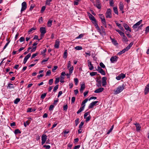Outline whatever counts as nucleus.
Instances as JSON below:
<instances>
[{"label":"nucleus","mask_w":149,"mask_h":149,"mask_svg":"<svg viewBox=\"0 0 149 149\" xmlns=\"http://www.w3.org/2000/svg\"><path fill=\"white\" fill-rule=\"evenodd\" d=\"M88 100V99L86 98L82 102L81 104L82 107H80L79 109L77 112V114H79L84 110L85 106V104L87 102Z\"/></svg>","instance_id":"f257e3e1"},{"label":"nucleus","mask_w":149,"mask_h":149,"mask_svg":"<svg viewBox=\"0 0 149 149\" xmlns=\"http://www.w3.org/2000/svg\"><path fill=\"white\" fill-rule=\"evenodd\" d=\"M125 86L124 84L119 86L116 90L114 91L115 95L121 92L124 89Z\"/></svg>","instance_id":"f03ea898"},{"label":"nucleus","mask_w":149,"mask_h":149,"mask_svg":"<svg viewBox=\"0 0 149 149\" xmlns=\"http://www.w3.org/2000/svg\"><path fill=\"white\" fill-rule=\"evenodd\" d=\"M111 12V10L110 8L107 9L105 15L106 18H111L112 17Z\"/></svg>","instance_id":"7ed1b4c3"},{"label":"nucleus","mask_w":149,"mask_h":149,"mask_svg":"<svg viewBox=\"0 0 149 149\" xmlns=\"http://www.w3.org/2000/svg\"><path fill=\"white\" fill-rule=\"evenodd\" d=\"M27 8V5L26 2L24 1L22 3V8L21 13H22L23 11H24Z\"/></svg>","instance_id":"20e7f679"},{"label":"nucleus","mask_w":149,"mask_h":149,"mask_svg":"<svg viewBox=\"0 0 149 149\" xmlns=\"http://www.w3.org/2000/svg\"><path fill=\"white\" fill-rule=\"evenodd\" d=\"M125 77V75L123 73H121L116 77V79L118 80L121 79H123Z\"/></svg>","instance_id":"39448f33"},{"label":"nucleus","mask_w":149,"mask_h":149,"mask_svg":"<svg viewBox=\"0 0 149 149\" xmlns=\"http://www.w3.org/2000/svg\"><path fill=\"white\" fill-rule=\"evenodd\" d=\"M96 70L102 75H105L104 71L99 66H98L97 69Z\"/></svg>","instance_id":"423d86ee"},{"label":"nucleus","mask_w":149,"mask_h":149,"mask_svg":"<svg viewBox=\"0 0 149 149\" xmlns=\"http://www.w3.org/2000/svg\"><path fill=\"white\" fill-rule=\"evenodd\" d=\"M118 58V57L116 56H112L110 58V61L112 63H114L116 62L117 61Z\"/></svg>","instance_id":"0eeeda50"},{"label":"nucleus","mask_w":149,"mask_h":149,"mask_svg":"<svg viewBox=\"0 0 149 149\" xmlns=\"http://www.w3.org/2000/svg\"><path fill=\"white\" fill-rule=\"evenodd\" d=\"M40 31L41 33V36H43L46 31V29L44 27H41L40 28Z\"/></svg>","instance_id":"6e6552de"},{"label":"nucleus","mask_w":149,"mask_h":149,"mask_svg":"<svg viewBox=\"0 0 149 149\" xmlns=\"http://www.w3.org/2000/svg\"><path fill=\"white\" fill-rule=\"evenodd\" d=\"M106 80L107 78L105 77L102 78V86H105L107 84Z\"/></svg>","instance_id":"1a4fd4ad"},{"label":"nucleus","mask_w":149,"mask_h":149,"mask_svg":"<svg viewBox=\"0 0 149 149\" xmlns=\"http://www.w3.org/2000/svg\"><path fill=\"white\" fill-rule=\"evenodd\" d=\"M31 56V54L29 53L25 57L24 61H23V63L24 64H25L26 61H27L28 59Z\"/></svg>","instance_id":"9d476101"},{"label":"nucleus","mask_w":149,"mask_h":149,"mask_svg":"<svg viewBox=\"0 0 149 149\" xmlns=\"http://www.w3.org/2000/svg\"><path fill=\"white\" fill-rule=\"evenodd\" d=\"M98 102L97 101H95L91 103L89 105L88 108L89 109L92 108L93 106L96 105V104Z\"/></svg>","instance_id":"9b49d317"},{"label":"nucleus","mask_w":149,"mask_h":149,"mask_svg":"<svg viewBox=\"0 0 149 149\" xmlns=\"http://www.w3.org/2000/svg\"><path fill=\"white\" fill-rule=\"evenodd\" d=\"M142 20L141 19L139 21L137 22L133 26V28L134 29H136L137 28L138 26L142 23Z\"/></svg>","instance_id":"f8f14e48"},{"label":"nucleus","mask_w":149,"mask_h":149,"mask_svg":"<svg viewBox=\"0 0 149 149\" xmlns=\"http://www.w3.org/2000/svg\"><path fill=\"white\" fill-rule=\"evenodd\" d=\"M59 45L60 41L59 40H56L55 41L54 45V47L56 49H58L59 47Z\"/></svg>","instance_id":"ddd939ff"},{"label":"nucleus","mask_w":149,"mask_h":149,"mask_svg":"<svg viewBox=\"0 0 149 149\" xmlns=\"http://www.w3.org/2000/svg\"><path fill=\"white\" fill-rule=\"evenodd\" d=\"M134 125H135L136 127V130L137 132L139 131L141 129V126L139 123H134Z\"/></svg>","instance_id":"4468645a"},{"label":"nucleus","mask_w":149,"mask_h":149,"mask_svg":"<svg viewBox=\"0 0 149 149\" xmlns=\"http://www.w3.org/2000/svg\"><path fill=\"white\" fill-rule=\"evenodd\" d=\"M88 65L89 67V69L90 70H93L94 68V67L92 64L91 62L90 61H89L88 60Z\"/></svg>","instance_id":"2eb2a0df"},{"label":"nucleus","mask_w":149,"mask_h":149,"mask_svg":"<svg viewBox=\"0 0 149 149\" xmlns=\"http://www.w3.org/2000/svg\"><path fill=\"white\" fill-rule=\"evenodd\" d=\"M123 25L125 30L129 31L130 32L131 31L130 29L127 24H124Z\"/></svg>","instance_id":"dca6fc26"},{"label":"nucleus","mask_w":149,"mask_h":149,"mask_svg":"<svg viewBox=\"0 0 149 149\" xmlns=\"http://www.w3.org/2000/svg\"><path fill=\"white\" fill-rule=\"evenodd\" d=\"M104 89L103 88H100L94 91V93H99L102 92Z\"/></svg>","instance_id":"f3484780"},{"label":"nucleus","mask_w":149,"mask_h":149,"mask_svg":"<svg viewBox=\"0 0 149 149\" xmlns=\"http://www.w3.org/2000/svg\"><path fill=\"white\" fill-rule=\"evenodd\" d=\"M88 16L89 18L92 21V22H93L96 21L95 17L89 13Z\"/></svg>","instance_id":"a211bd4d"},{"label":"nucleus","mask_w":149,"mask_h":149,"mask_svg":"<svg viewBox=\"0 0 149 149\" xmlns=\"http://www.w3.org/2000/svg\"><path fill=\"white\" fill-rule=\"evenodd\" d=\"M149 92V83L148 84L145 88L144 93L146 95Z\"/></svg>","instance_id":"6ab92c4d"},{"label":"nucleus","mask_w":149,"mask_h":149,"mask_svg":"<svg viewBox=\"0 0 149 149\" xmlns=\"http://www.w3.org/2000/svg\"><path fill=\"white\" fill-rule=\"evenodd\" d=\"M133 45V43L132 42H131L129 45L127 47L125 48H124V49H125L126 52L127 51L132 47Z\"/></svg>","instance_id":"aec40b11"},{"label":"nucleus","mask_w":149,"mask_h":149,"mask_svg":"<svg viewBox=\"0 0 149 149\" xmlns=\"http://www.w3.org/2000/svg\"><path fill=\"white\" fill-rule=\"evenodd\" d=\"M85 88V86L84 83L81 84V87L80 89V91L81 92H82L83 90Z\"/></svg>","instance_id":"412c9836"},{"label":"nucleus","mask_w":149,"mask_h":149,"mask_svg":"<svg viewBox=\"0 0 149 149\" xmlns=\"http://www.w3.org/2000/svg\"><path fill=\"white\" fill-rule=\"evenodd\" d=\"M102 23L104 25L105 27H107L106 22L104 17H103V19L101 20Z\"/></svg>","instance_id":"4be33fe9"},{"label":"nucleus","mask_w":149,"mask_h":149,"mask_svg":"<svg viewBox=\"0 0 149 149\" xmlns=\"http://www.w3.org/2000/svg\"><path fill=\"white\" fill-rule=\"evenodd\" d=\"M122 37L123 38L122 40L123 42H125V43L126 42H127L128 41V40L127 39V37L125 36V35Z\"/></svg>","instance_id":"5701e85b"},{"label":"nucleus","mask_w":149,"mask_h":149,"mask_svg":"<svg viewBox=\"0 0 149 149\" xmlns=\"http://www.w3.org/2000/svg\"><path fill=\"white\" fill-rule=\"evenodd\" d=\"M7 88L9 89L14 88V86L13 84L10 83H9L8 84V86Z\"/></svg>","instance_id":"b1692460"},{"label":"nucleus","mask_w":149,"mask_h":149,"mask_svg":"<svg viewBox=\"0 0 149 149\" xmlns=\"http://www.w3.org/2000/svg\"><path fill=\"white\" fill-rule=\"evenodd\" d=\"M52 20L51 19H49L47 23V26L49 27H50L52 25Z\"/></svg>","instance_id":"393cba45"},{"label":"nucleus","mask_w":149,"mask_h":149,"mask_svg":"<svg viewBox=\"0 0 149 149\" xmlns=\"http://www.w3.org/2000/svg\"><path fill=\"white\" fill-rule=\"evenodd\" d=\"M47 138V136L46 135L43 134L42 136V140L46 141Z\"/></svg>","instance_id":"a878e982"},{"label":"nucleus","mask_w":149,"mask_h":149,"mask_svg":"<svg viewBox=\"0 0 149 149\" xmlns=\"http://www.w3.org/2000/svg\"><path fill=\"white\" fill-rule=\"evenodd\" d=\"M97 83L96 84V86L99 87L101 86V80H97Z\"/></svg>","instance_id":"bb28decb"},{"label":"nucleus","mask_w":149,"mask_h":149,"mask_svg":"<svg viewBox=\"0 0 149 149\" xmlns=\"http://www.w3.org/2000/svg\"><path fill=\"white\" fill-rule=\"evenodd\" d=\"M94 6H96L98 9H100L101 8V3H96L94 4Z\"/></svg>","instance_id":"cd10ccee"},{"label":"nucleus","mask_w":149,"mask_h":149,"mask_svg":"<svg viewBox=\"0 0 149 149\" xmlns=\"http://www.w3.org/2000/svg\"><path fill=\"white\" fill-rule=\"evenodd\" d=\"M113 10L114 13L117 14H118V11L117 10V8L116 7H114L113 8Z\"/></svg>","instance_id":"c85d7f7f"},{"label":"nucleus","mask_w":149,"mask_h":149,"mask_svg":"<svg viewBox=\"0 0 149 149\" xmlns=\"http://www.w3.org/2000/svg\"><path fill=\"white\" fill-rule=\"evenodd\" d=\"M63 57L65 58H67V51L66 49L64 51Z\"/></svg>","instance_id":"c756f323"},{"label":"nucleus","mask_w":149,"mask_h":149,"mask_svg":"<svg viewBox=\"0 0 149 149\" xmlns=\"http://www.w3.org/2000/svg\"><path fill=\"white\" fill-rule=\"evenodd\" d=\"M123 3L122 2H120V3L119 5V9L120 10H123Z\"/></svg>","instance_id":"7c9ffc66"},{"label":"nucleus","mask_w":149,"mask_h":149,"mask_svg":"<svg viewBox=\"0 0 149 149\" xmlns=\"http://www.w3.org/2000/svg\"><path fill=\"white\" fill-rule=\"evenodd\" d=\"M69 70V73L71 74L72 73L73 70L74 69V67L73 66H72L70 67L68 69Z\"/></svg>","instance_id":"2f4dec72"},{"label":"nucleus","mask_w":149,"mask_h":149,"mask_svg":"<svg viewBox=\"0 0 149 149\" xmlns=\"http://www.w3.org/2000/svg\"><path fill=\"white\" fill-rule=\"evenodd\" d=\"M20 99L19 98H17L14 101V103L15 104H17L20 101Z\"/></svg>","instance_id":"473e14b6"},{"label":"nucleus","mask_w":149,"mask_h":149,"mask_svg":"<svg viewBox=\"0 0 149 149\" xmlns=\"http://www.w3.org/2000/svg\"><path fill=\"white\" fill-rule=\"evenodd\" d=\"M52 0H46V5L49 6L50 4V2L52 1Z\"/></svg>","instance_id":"72a5a7b5"},{"label":"nucleus","mask_w":149,"mask_h":149,"mask_svg":"<svg viewBox=\"0 0 149 149\" xmlns=\"http://www.w3.org/2000/svg\"><path fill=\"white\" fill-rule=\"evenodd\" d=\"M35 111V110H33V109L31 108H28L27 110V112H29Z\"/></svg>","instance_id":"f704fd0d"},{"label":"nucleus","mask_w":149,"mask_h":149,"mask_svg":"<svg viewBox=\"0 0 149 149\" xmlns=\"http://www.w3.org/2000/svg\"><path fill=\"white\" fill-rule=\"evenodd\" d=\"M125 52H126V51H125V49H124L122 50L121 51H120V52H119L118 53V54L119 55H120L123 54V53H124Z\"/></svg>","instance_id":"c9c22d12"},{"label":"nucleus","mask_w":149,"mask_h":149,"mask_svg":"<svg viewBox=\"0 0 149 149\" xmlns=\"http://www.w3.org/2000/svg\"><path fill=\"white\" fill-rule=\"evenodd\" d=\"M111 42H112L115 45H116L118 44L117 41L114 39H111Z\"/></svg>","instance_id":"e433bc0d"},{"label":"nucleus","mask_w":149,"mask_h":149,"mask_svg":"<svg viewBox=\"0 0 149 149\" xmlns=\"http://www.w3.org/2000/svg\"><path fill=\"white\" fill-rule=\"evenodd\" d=\"M75 49L77 50H81L82 49V47L80 46H77L75 47Z\"/></svg>","instance_id":"4c0bfd02"},{"label":"nucleus","mask_w":149,"mask_h":149,"mask_svg":"<svg viewBox=\"0 0 149 149\" xmlns=\"http://www.w3.org/2000/svg\"><path fill=\"white\" fill-rule=\"evenodd\" d=\"M47 95V93H44L41 95L40 98L41 99H43L46 97Z\"/></svg>","instance_id":"58836bf2"},{"label":"nucleus","mask_w":149,"mask_h":149,"mask_svg":"<svg viewBox=\"0 0 149 149\" xmlns=\"http://www.w3.org/2000/svg\"><path fill=\"white\" fill-rule=\"evenodd\" d=\"M21 132L18 129H16L15 130L14 133L16 134L19 133H21Z\"/></svg>","instance_id":"ea45409f"},{"label":"nucleus","mask_w":149,"mask_h":149,"mask_svg":"<svg viewBox=\"0 0 149 149\" xmlns=\"http://www.w3.org/2000/svg\"><path fill=\"white\" fill-rule=\"evenodd\" d=\"M74 81L75 82V85H77L79 82L78 79L77 78H75L74 79Z\"/></svg>","instance_id":"a19ab883"},{"label":"nucleus","mask_w":149,"mask_h":149,"mask_svg":"<svg viewBox=\"0 0 149 149\" xmlns=\"http://www.w3.org/2000/svg\"><path fill=\"white\" fill-rule=\"evenodd\" d=\"M58 85H56L54 88L53 91L55 92L56 91L58 87Z\"/></svg>","instance_id":"79ce46f5"},{"label":"nucleus","mask_w":149,"mask_h":149,"mask_svg":"<svg viewBox=\"0 0 149 149\" xmlns=\"http://www.w3.org/2000/svg\"><path fill=\"white\" fill-rule=\"evenodd\" d=\"M79 118H77L76 120H75V125H76V126H77L79 123Z\"/></svg>","instance_id":"37998d69"},{"label":"nucleus","mask_w":149,"mask_h":149,"mask_svg":"<svg viewBox=\"0 0 149 149\" xmlns=\"http://www.w3.org/2000/svg\"><path fill=\"white\" fill-rule=\"evenodd\" d=\"M97 72H92L90 73V74L91 76H93L96 75Z\"/></svg>","instance_id":"c03bdc74"},{"label":"nucleus","mask_w":149,"mask_h":149,"mask_svg":"<svg viewBox=\"0 0 149 149\" xmlns=\"http://www.w3.org/2000/svg\"><path fill=\"white\" fill-rule=\"evenodd\" d=\"M47 51L46 49H45L43 50L41 52V54L43 55V56H45V53Z\"/></svg>","instance_id":"a18cd8bd"},{"label":"nucleus","mask_w":149,"mask_h":149,"mask_svg":"<svg viewBox=\"0 0 149 149\" xmlns=\"http://www.w3.org/2000/svg\"><path fill=\"white\" fill-rule=\"evenodd\" d=\"M100 65L102 68H105V65L102 62H100Z\"/></svg>","instance_id":"49530a36"},{"label":"nucleus","mask_w":149,"mask_h":149,"mask_svg":"<svg viewBox=\"0 0 149 149\" xmlns=\"http://www.w3.org/2000/svg\"><path fill=\"white\" fill-rule=\"evenodd\" d=\"M24 126L26 127L27 125H29V122L28 121H27L25 122H24Z\"/></svg>","instance_id":"de8ad7c7"},{"label":"nucleus","mask_w":149,"mask_h":149,"mask_svg":"<svg viewBox=\"0 0 149 149\" xmlns=\"http://www.w3.org/2000/svg\"><path fill=\"white\" fill-rule=\"evenodd\" d=\"M53 82V80L52 79H50L49 81V85H51L52 84Z\"/></svg>","instance_id":"09e8293b"},{"label":"nucleus","mask_w":149,"mask_h":149,"mask_svg":"<svg viewBox=\"0 0 149 149\" xmlns=\"http://www.w3.org/2000/svg\"><path fill=\"white\" fill-rule=\"evenodd\" d=\"M91 117L90 116H89L88 117H86L85 118H86V122H88L91 119Z\"/></svg>","instance_id":"8fccbe9b"},{"label":"nucleus","mask_w":149,"mask_h":149,"mask_svg":"<svg viewBox=\"0 0 149 149\" xmlns=\"http://www.w3.org/2000/svg\"><path fill=\"white\" fill-rule=\"evenodd\" d=\"M113 0H109V4L111 6H113Z\"/></svg>","instance_id":"3c124183"},{"label":"nucleus","mask_w":149,"mask_h":149,"mask_svg":"<svg viewBox=\"0 0 149 149\" xmlns=\"http://www.w3.org/2000/svg\"><path fill=\"white\" fill-rule=\"evenodd\" d=\"M64 77L63 76L60 77L61 80L60 81L61 83H63L64 82Z\"/></svg>","instance_id":"603ef678"},{"label":"nucleus","mask_w":149,"mask_h":149,"mask_svg":"<svg viewBox=\"0 0 149 149\" xmlns=\"http://www.w3.org/2000/svg\"><path fill=\"white\" fill-rule=\"evenodd\" d=\"M36 29V28L35 27H33L31 28L28 31L29 34H30V33L32 32L33 30H35Z\"/></svg>","instance_id":"864d4df0"},{"label":"nucleus","mask_w":149,"mask_h":149,"mask_svg":"<svg viewBox=\"0 0 149 149\" xmlns=\"http://www.w3.org/2000/svg\"><path fill=\"white\" fill-rule=\"evenodd\" d=\"M84 36L83 34H80L76 38V39H80L81 38Z\"/></svg>","instance_id":"5fc2aeb1"},{"label":"nucleus","mask_w":149,"mask_h":149,"mask_svg":"<svg viewBox=\"0 0 149 149\" xmlns=\"http://www.w3.org/2000/svg\"><path fill=\"white\" fill-rule=\"evenodd\" d=\"M84 123V122H81L79 126V128H81L83 126V125Z\"/></svg>","instance_id":"6e6d98bb"},{"label":"nucleus","mask_w":149,"mask_h":149,"mask_svg":"<svg viewBox=\"0 0 149 149\" xmlns=\"http://www.w3.org/2000/svg\"><path fill=\"white\" fill-rule=\"evenodd\" d=\"M24 40H25L24 38L23 37H21L19 39V40L20 42H23L24 41Z\"/></svg>","instance_id":"4d7b16f0"},{"label":"nucleus","mask_w":149,"mask_h":149,"mask_svg":"<svg viewBox=\"0 0 149 149\" xmlns=\"http://www.w3.org/2000/svg\"><path fill=\"white\" fill-rule=\"evenodd\" d=\"M59 81V78H56L55 81V84H58Z\"/></svg>","instance_id":"13d9d810"},{"label":"nucleus","mask_w":149,"mask_h":149,"mask_svg":"<svg viewBox=\"0 0 149 149\" xmlns=\"http://www.w3.org/2000/svg\"><path fill=\"white\" fill-rule=\"evenodd\" d=\"M92 23L94 24V26L96 28L98 26V25L96 22V21L93 22Z\"/></svg>","instance_id":"bf43d9fd"},{"label":"nucleus","mask_w":149,"mask_h":149,"mask_svg":"<svg viewBox=\"0 0 149 149\" xmlns=\"http://www.w3.org/2000/svg\"><path fill=\"white\" fill-rule=\"evenodd\" d=\"M96 28L97 29L98 31L99 32L100 34H102V31L100 29V28L98 26V27H96Z\"/></svg>","instance_id":"052dcab7"},{"label":"nucleus","mask_w":149,"mask_h":149,"mask_svg":"<svg viewBox=\"0 0 149 149\" xmlns=\"http://www.w3.org/2000/svg\"><path fill=\"white\" fill-rule=\"evenodd\" d=\"M58 68V66H57L55 65L54 66L53 68L52 69V71L53 72H54Z\"/></svg>","instance_id":"680f3d73"},{"label":"nucleus","mask_w":149,"mask_h":149,"mask_svg":"<svg viewBox=\"0 0 149 149\" xmlns=\"http://www.w3.org/2000/svg\"><path fill=\"white\" fill-rule=\"evenodd\" d=\"M46 7L45 6H43L42 7L41 9V13H42L45 9Z\"/></svg>","instance_id":"e2e57ef3"},{"label":"nucleus","mask_w":149,"mask_h":149,"mask_svg":"<svg viewBox=\"0 0 149 149\" xmlns=\"http://www.w3.org/2000/svg\"><path fill=\"white\" fill-rule=\"evenodd\" d=\"M51 71L50 70H48L47 71L46 73V76L49 75H50V74H51Z\"/></svg>","instance_id":"0e129e2a"},{"label":"nucleus","mask_w":149,"mask_h":149,"mask_svg":"<svg viewBox=\"0 0 149 149\" xmlns=\"http://www.w3.org/2000/svg\"><path fill=\"white\" fill-rule=\"evenodd\" d=\"M90 114V112H88L86 113H85L84 115V118H85L86 116Z\"/></svg>","instance_id":"69168bd1"},{"label":"nucleus","mask_w":149,"mask_h":149,"mask_svg":"<svg viewBox=\"0 0 149 149\" xmlns=\"http://www.w3.org/2000/svg\"><path fill=\"white\" fill-rule=\"evenodd\" d=\"M54 107V106L53 105H51L49 108V111H52L53 110V108Z\"/></svg>","instance_id":"338daca9"},{"label":"nucleus","mask_w":149,"mask_h":149,"mask_svg":"<svg viewBox=\"0 0 149 149\" xmlns=\"http://www.w3.org/2000/svg\"><path fill=\"white\" fill-rule=\"evenodd\" d=\"M43 147L45 148L46 149H49L50 148V146L49 145H44L43 146Z\"/></svg>","instance_id":"774afa93"}]
</instances>
